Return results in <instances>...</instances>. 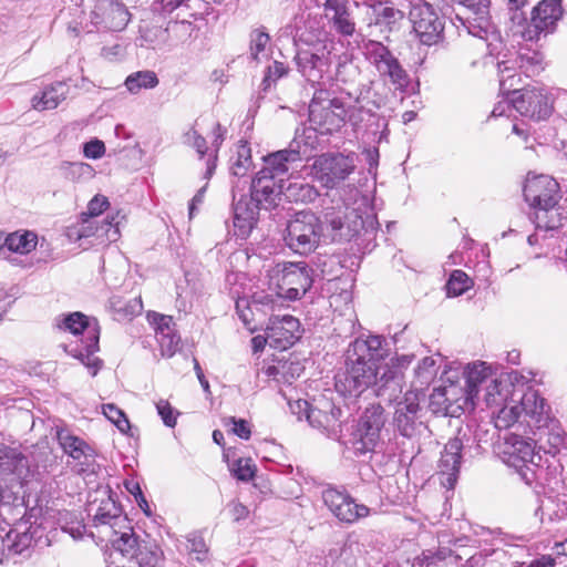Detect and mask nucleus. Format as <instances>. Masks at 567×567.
Returning a JSON list of instances; mask_svg holds the SVG:
<instances>
[{"instance_id":"f257e3e1","label":"nucleus","mask_w":567,"mask_h":567,"mask_svg":"<svg viewBox=\"0 0 567 567\" xmlns=\"http://www.w3.org/2000/svg\"><path fill=\"white\" fill-rule=\"evenodd\" d=\"M381 336L357 338L346 351L344 370L336 377V389L342 395L358 396L370 386L377 396L391 403L402 392L401 379L389 364Z\"/></svg>"},{"instance_id":"f03ea898","label":"nucleus","mask_w":567,"mask_h":567,"mask_svg":"<svg viewBox=\"0 0 567 567\" xmlns=\"http://www.w3.org/2000/svg\"><path fill=\"white\" fill-rule=\"evenodd\" d=\"M312 270L306 262H282L267 270V286L277 297L300 299L312 285Z\"/></svg>"},{"instance_id":"7ed1b4c3","label":"nucleus","mask_w":567,"mask_h":567,"mask_svg":"<svg viewBox=\"0 0 567 567\" xmlns=\"http://www.w3.org/2000/svg\"><path fill=\"white\" fill-rule=\"evenodd\" d=\"M323 224L311 210L297 212L286 225L284 240L296 254L309 255L320 245Z\"/></svg>"},{"instance_id":"20e7f679","label":"nucleus","mask_w":567,"mask_h":567,"mask_svg":"<svg viewBox=\"0 0 567 567\" xmlns=\"http://www.w3.org/2000/svg\"><path fill=\"white\" fill-rule=\"evenodd\" d=\"M355 153L328 152L315 157L310 175L322 187L334 189L343 183L357 168Z\"/></svg>"},{"instance_id":"39448f33","label":"nucleus","mask_w":567,"mask_h":567,"mask_svg":"<svg viewBox=\"0 0 567 567\" xmlns=\"http://www.w3.org/2000/svg\"><path fill=\"white\" fill-rule=\"evenodd\" d=\"M65 330L73 334L83 333L85 339L82 340L80 349L75 350L74 358L79 359L95 377L102 365V361L95 357L99 351L100 327L95 319H89L81 312H73L63 320Z\"/></svg>"},{"instance_id":"423d86ee","label":"nucleus","mask_w":567,"mask_h":567,"mask_svg":"<svg viewBox=\"0 0 567 567\" xmlns=\"http://www.w3.org/2000/svg\"><path fill=\"white\" fill-rule=\"evenodd\" d=\"M299 419L305 416L312 427L321 430L328 436L338 439L342 431L343 411L329 399H320L316 404L298 400L290 405Z\"/></svg>"},{"instance_id":"0eeeda50","label":"nucleus","mask_w":567,"mask_h":567,"mask_svg":"<svg viewBox=\"0 0 567 567\" xmlns=\"http://www.w3.org/2000/svg\"><path fill=\"white\" fill-rule=\"evenodd\" d=\"M498 454L505 464L518 472L523 481L527 484L533 482L534 471L532 466L538 465L540 455L536 452L532 440L517 434H509L498 445Z\"/></svg>"},{"instance_id":"6e6552de","label":"nucleus","mask_w":567,"mask_h":567,"mask_svg":"<svg viewBox=\"0 0 567 567\" xmlns=\"http://www.w3.org/2000/svg\"><path fill=\"white\" fill-rule=\"evenodd\" d=\"M347 110L343 102L327 90H317L309 104V122L316 131L331 134L344 123Z\"/></svg>"},{"instance_id":"1a4fd4ad","label":"nucleus","mask_w":567,"mask_h":567,"mask_svg":"<svg viewBox=\"0 0 567 567\" xmlns=\"http://www.w3.org/2000/svg\"><path fill=\"white\" fill-rule=\"evenodd\" d=\"M561 0H540L530 10L529 19L522 31L525 41L537 42L556 32L564 18Z\"/></svg>"},{"instance_id":"9d476101","label":"nucleus","mask_w":567,"mask_h":567,"mask_svg":"<svg viewBox=\"0 0 567 567\" xmlns=\"http://www.w3.org/2000/svg\"><path fill=\"white\" fill-rule=\"evenodd\" d=\"M331 41H318L300 49L295 58L299 72L312 84H319L324 79L331 80Z\"/></svg>"},{"instance_id":"9b49d317","label":"nucleus","mask_w":567,"mask_h":567,"mask_svg":"<svg viewBox=\"0 0 567 567\" xmlns=\"http://www.w3.org/2000/svg\"><path fill=\"white\" fill-rule=\"evenodd\" d=\"M399 394L392 401L395 402L392 425L400 435L413 439L425 429L420 406L421 391L415 389L406 391L402 396Z\"/></svg>"},{"instance_id":"f8f14e48","label":"nucleus","mask_w":567,"mask_h":567,"mask_svg":"<svg viewBox=\"0 0 567 567\" xmlns=\"http://www.w3.org/2000/svg\"><path fill=\"white\" fill-rule=\"evenodd\" d=\"M56 440L63 452L71 458L68 464L84 477L96 474V452L83 439L65 427L56 426Z\"/></svg>"},{"instance_id":"ddd939ff","label":"nucleus","mask_w":567,"mask_h":567,"mask_svg":"<svg viewBox=\"0 0 567 567\" xmlns=\"http://www.w3.org/2000/svg\"><path fill=\"white\" fill-rule=\"evenodd\" d=\"M385 424L384 409L371 404L360 416L350 439L355 453L365 454L374 451L380 442L381 430Z\"/></svg>"},{"instance_id":"4468645a","label":"nucleus","mask_w":567,"mask_h":567,"mask_svg":"<svg viewBox=\"0 0 567 567\" xmlns=\"http://www.w3.org/2000/svg\"><path fill=\"white\" fill-rule=\"evenodd\" d=\"M513 97L512 106L523 116L540 121L547 118L553 111L554 104L560 106L567 102V91H558L555 101L550 100L546 89L533 86L517 92Z\"/></svg>"},{"instance_id":"2eb2a0df","label":"nucleus","mask_w":567,"mask_h":567,"mask_svg":"<svg viewBox=\"0 0 567 567\" xmlns=\"http://www.w3.org/2000/svg\"><path fill=\"white\" fill-rule=\"evenodd\" d=\"M362 49L368 61L381 76L389 78L395 89L404 90L408 86L409 75L388 47L380 41L363 40Z\"/></svg>"},{"instance_id":"dca6fc26","label":"nucleus","mask_w":567,"mask_h":567,"mask_svg":"<svg viewBox=\"0 0 567 567\" xmlns=\"http://www.w3.org/2000/svg\"><path fill=\"white\" fill-rule=\"evenodd\" d=\"M409 19L420 42L433 45L443 39L444 21L424 0H411Z\"/></svg>"},{"instance_id":"f3484780","label":"nucleus","mask_w":567,"mask_h":567,"mask_svg":"<svg viewBox=\"0 0 567 567\" xmlns=\"http://www.w3.org/2000/svg\"><path fill=\"white\" fill-rule=\"evenodd\" d=\"M130 20L127 8L117 0H99L90 13V22L97 31H122Z\"/></svg>"},{"instance_id":"a211bd4d","label":"nucleus","mask_w":567,"mask_h":567,"mask_svg":"<svg viewBox=\"0 0 567 567\" xmlns=\"http://www.w3.org/2000/svg\"><path fill=\"white\" fill-rule=\"evenodd\" d=\"M31 476L28 458L17 449L0 451V488L22 486Z\"/></svg>"},{"instance_id":"6ab92c4d","label":"nucleus","mask_w":567,"mask_h":567,"mask_svg":"<svg viewBox=\"0 0 567 567\" xmlns=\"http://www.w3.org/2000/svg\"><path fill=\"white\" fill-rule=\"evenodd\" d=\"M322 501L332 515L343 523L352 524L370 513L369 507L357 504L348 493L332 487L322 492Z\"/></svg>"},{"instance_id":"aec40b11","label":"nucleus","mask_w":567,"mask_h":567,"mask_svg":"<svg viewBox=\"0 0 567 567\" xmlns=\"http://www.w3.org/2000/svg\"><path fill=\"white\" fill-rule=\"evenodd\" d=\"M523 193L530 207L555 205L560 198L559 184L551 176L543 174L533 176L528 174Z\"/></svg>"},{"instance_id":"412c9836","label":"nucleus","mask_w":567,"mask_h":567,"mask_svg":"<svg viewBox=\"0 0 567 567\" xmlns=\"http://www.w3.org/2000/svg\"><path fill=\"white\" fill-rule=\"evenodd\" d=\"M300 338V322L297 318L271 316L266 329L267 343L278 350H286Z\"/></svg>"},{"instance_id":"4be33fe9","label":"nucleus","mask_w":567,"mask_h":567,"mask_svg":"<svg viewBox=\"0 0 567 567\" xmlns=\"http://www.w3.org/2000/svg\"><path fill=\"white\" fill-rule=\"evenodd\" d=\"M214 138L212 141V152L208 153L206 138L199 134L195 126H192L184 135L183 142L187 146L193 147L200 158L208 154L205 177L210 178L216 169L217 154L225 140L226 130L219 123L214 124Z\"/></svg>"},{"instance_id":"5701e85b","label":"nucleus","mask_w":567,"mask_h":567,"mask_svg":"<svg viewBox=\"0 0 567 567\" xmlns=\"http://www.w3.org/2000/svg\"><path fill=\"white\" fill-rule=\"evenodd\" d=\"M322 12L329 28L337 34L344 38L354 35L357 24L349 0H324Z\"/></svg>"},{"instance_id":"b1692460","label":"nucleus","mask_w":567,"mask_h":567,"mask_svg":"<svg viewBox=\"0 0 567 567\" xmlns=\"http://www.w3.org/2000/svg\"><path fill=\"white\" fill-rule=\"evenodd\" d=\"M348 206L342 208H327L323 217L324 221L330 227L331 240H349L354 235H357L363 226V221L361 217L354 212V209L349 214Z\"/></svg>"},{"instance_id":"393cba45","label":"nucleus","mask_w":567,"mask_h":567,"mask_svg":"<svg viewBox=\"0 0 567 567\" xmlns=\"http://www.w3.org/2000/svg\"><path fill=\"white\" fill-rule=\"evenodd\" d=\"M522 423L529 427L542 429L549 420V406L544 398L533 389H528L518 400Z\"/></svg>"},{"instance_id":"a878e982","label":"nucleus","mask_w":567,"mask_h":567,"mask_svg":"<svg viewBox=\"0 0 567 567\" xmlns=\"http://www.w3.org/2000/svg\"><path fill=\"white\" fill-rule=\"evenodd\" d=\"M251 195L254 199L262 208L268 209L276 205V199L284 194L285 178H274L271 175L262 174L260 171L251 181Z\"/></svg>"},{"instance_id":"bb28decb","label":"nucleus","mask_w":567,"mask_h":567,"mask_svg":"<svg viewBox=\"0 0 567 567\" xmlns=\"http://www.w3.org/2000/svg\"><path fill=\"white\" fill-rule=\"evenodd\" d=\"M462 449L461 439L454 437L445 444L442 452L439 462V476L441 484L447 488H453L457 481Z\"/></svg>"},{"instance_id":"cd10ccee","label":"nucleus","mask_w":567,"mask_h":567,"mask_svg":"<svg viewBox=\"0 0 567 567\" xmlns=\"http://www.w3.org/2000/svg\"><path fill=\"white\" fill-rule=\"evenodd\" d=\"M233 199L236 235L241 238H247L256 226L259 210L262 207L247 196H241L240 199L236 200L235 193L233 194Z\"/></svg>"},{"instance_id":"c85d7f7f","label":"nucleus","mask_w":567,"mask_h":567,"mask_svg":"<svg viewBox=\"0 0 567 567\" xmlns=\"http://www.w3.org/2000/svg\"><path fill=\"white\" fill-rule=\"evenodd\" d=\"M465 377L466 394L463 401L468 406H474L475 401L478 399L481 386L485 385L492 378V368L483 361L468 363L463 371Z\"/></svg>"},{"instance_id":"c756f323","label":"nucleus","mask_w":567,"mask_h":567,"mask_svg":"<svg viewBox=\"0 0 567 567\" xmlns=\"http://www.w3.org/2000/svg\"><path fill=\"white\" fill-rule=\"evenodd\" d=\"M156 339L163 357L171 358L181 346V337L175 330V323L171 316L156 315Z\"/></svg>"},{"instance_id":"7c9ffc66","label":"nucleus","mask_w":567,"mask_h":567,"mask_svg":"<svg viewBox=\"0 0 567 567\" xmlns=\"http://www.w3.org/2000/svg\"><path fill=\"white\" fill-rule=\"evenodd\" d=\"M128 522L121 507L111 497L101 502L93 516L94 526L109 527L112 534L118 528H128Z\"/></svg>"},{"instance_id":"2f4dec72","label":"nucleus","mask_w":567,"mask_h":567,"mask_svg":"<svg viewBox=\"0 0 567 567\" xmlns=\"http://www.w3.org/2000/svg\"><path fill=\"white\" fill-rule=\"evenodd\" d=\"M117 217L118 214L111 218L107 217L102 225H99V223L91 217L83 219L76 231L78 239L97 237L105 238L109 241H115L120 236Z\"/></svg>"},{"instance_id":"473e14b6","label":"nucleus","mask_w":567,"mask_h":567,"mask_svg":"<svg viewBox=\"0 0 567 567\" xmlns=\"http://www.w3.org/2000/svg\"><path fill=\"white\" fill-rule=\"evenodd\" d=\"M69 85L65 82H54L47 85L31 99V107L35 111H51L56 109L68 96Z\"/></svg>"},{"instance_id":"72a5a7b5","label":"nucleus","mask_w":567,"mask_h":567,"mask_svg":"<svg viewBox=\"0 0 567 567\" xmlns=\"http://www.w3.org/2000/svg\"><path fill=\"white\" fill-rule=\"evenodd\" d=\"M284 297H277V295L268 288V291H256L251 296V301L247 302L246 300H238L236 302V309L239 315V318L243 320L245 326L250 324V318L246 311L241 310V305L246 303L247 308L260 310L265 313L268 311H275L276 308L282 305Z\"/></svg>"},{"instance_id":"f704fd0d","label":"nucleus","mask_w":567,"mask_h":567,"mask_svg":"<svg viewBox=\"0 0 567 567\" xmlns=\"http://www.w3.org/2000/svg\"><path fill=\"white\" fill-rule=\"evenodd\" d=\"M300 153L295 150H281L269 154L264 158L265 166L260 169L262 174L271 175L274 178H284L288 171L289 164L298 162Z\"/></svg>"},{"instance_id":"c9c22d12","label":"nucleus","mask_w":567,"mask_h":567,"mask_svg":"<svg viewBox=\"0 0 567 567\" xmlns=\"http://www.w3.org/2000/svg\"><path fill=\"white\" fill-rule=\"evenodd\" d=\"M29 529L27 523L21 522L7 533L3 540L7 558L22 554L31 546L33 535Z\"/></svg>"},{"instance_id":"e433bc0d","label":"nucleus","mask_w":567,"mask_h":567,"mask_svg":"<svg viewBox=\"0 0 567 567\" xmlns=\"http://www.w3.org/2000/svg\"><path fill=\"white\" fill-rule=\"evenodd\" d=\"M533 209L532 220L537 230H554L561 225L563 213L558 204L548 206H535Z\"/></svg>"},{"instance_id":"4c0bfd02","label":"nucleus","mask_w":567,"mask_h":567,"mask_svg":"<svg viewBox=\"0 0 567 567\" xmlns=\"http://www.w3.org/2000/svg\"><path fill=\"white\" fill-rule=\"evenodd\" d=\"M111 539L113 548L122 554V556L133 559L143 542L135 536L132 526L128 528H118Z\"/></svg>"},{"instance_id":"58836bf2","label":"nucleus","mask_w":567,"mask_h":567,"mask_svg":"<svg viewBox=\"0 0 567 567\" xmlns=\"http://www.w3.org/2000/svg\"><path fill=\"white\" fill-rule=\"evenodd\" d=\"M271 53L270 35L264 27L254 29L249 35V54L256 62L267 60Z\"/></svg>"},{"instance_id":"ea45409f","label":"nucleus","mask_w":567,"mask_h":567,"mask_svg":"<svg viewBox=\"0 0 567 567\" xmlns=\"http://www.w3.org/2000/svg\"><path fill=\"white\" fill-rule=\"evenodd\" d=\"M284 195L291 202L312 203L318 198L319 192L313 185L296 179L288 183L285 181Z\"/></svg>"},{"instance_id":"a19ab883","label":"nucleus","mask_w":567,"mask_h":567,"mask_svg":"<svg viewBox=\"0 0 567 567\" xmlns=\"http://www.w3.org/2000/svg\"><path fill=\"white\" fill-rule=\"evenodd\" d=\"M38 244V236L33 231H13L7 234V248L9 251L27 255L35 249Z\"/></svg>"},{"instance_id":"79ce46f5","label":"nucleus","mask_w":567,"mask_h":567,"mask_svg":"<svg viewBox=\"0 0 567 567\" xmlns=\"http://www.w3.org/2000/svg\"><path fill=\"white\" fill-rule=\"evenodd\" d=\"M449 392H443L442 388L434 389L430 395V408L433 413H441L443 415L455 416L468 408L467 404L457 403L454 408V403H449Z\"/></svg>"},{"instance_id":"37998d69","label":"nucleus","mask_w":567,"mask_h":567,"mask_svg":"<svg viewBox=\"0 0 567 567\" xmlns=\"http://www.w3.org/2000/svg\"><path fill=\"white\" fill-rule=\"evenodd\" d=\"M520 419L518 401L512 396L509 400H505L504 405L494 416L495 427L506 430L519 422Z\"/></svg>"},{"instance_id":"c03bdc74","label":"nucleus","mask_w":567,"mask_h":567,"mask_svg":"<svg viewBox=\"0 0 567 567\" xmlns=\"http://www.w3.org/2000/svg\"><path fill=\"white\" fill-rule=\"evenodd\" d=\"M251 166V150L246 142H240L237 146L236 156L231 157L230 172L234 176L245 177Z\"/></svg>"},{"instance_id":"a18cd8bd","label":"nucleus","mask_w":567,"mask_h":567,"mask_svg":"<svg viewBox=\"0 0 567 567\" xmlns=\"http://www.w3.org/2000/svg\"><path fill=\"white\" fill-rule=\"evenodd\" d=\"M163 558L161 548L150 542H143L133 559L140 567H157Z\"/></svg>"},{"instance_id":"49530a36","label":"nucleus","mask_w":567,"mask_h":567,"mask_svg":"<svg viewBox=\"0 0 567 567\" xmlns=\"http://www.w3.org/2000/svg\"><path fill=\"white\" fill-rule=\"evenodd\" d=\"M158 84V79L153 71H138L130 74L125 80L126 89L133 93H138L142 89H153Z\"/></svg>"},{"instance_id":"de8ad7c7","label":"nucleus","mask_w":567,"mask_h":567,"mask_svg":"<svg viewBox=\"0 0 567 567\" xmlns=\"http://www.w3.org/2000/svg\"><path fill=\"white\" fill-rule=\"evenodd\" d=\"M437 362L433 357L423 358L414 369L415 383L421 388L429 385L436 377Z\"/></svg>"},{"instance_id":"09e8293b","label":"nucleus","mask_w":567,"mask_h":567,"mask_svg":"<svg viewBox=\"0 0 567 567\" xmlns=\"http://www.w3.org/2000/svg\"><path fill=\"white\" fill-rule=\"evenodd\" d=\"M442 379L450 382L449 385L442 386L443 392H449V403H454V408L457 403L464 404L463 396L466 394V389L457 388L454 382L458 379V370L450 368L449 370H444L442 373Z\"/></svg>"},{"instance_id":"8fccbe9b","label":"nucleus","mask_w":567,"mask_h":567,"mask_svg":"<svg viewBox=\"0 0 567 567\" xmlns=\"http://www.w3.org/2000/svg\"><path fill=\"white\" fill-rule=\"evenodd\" d=\"M450 296H460L470 288V278L462 270H454L446 285Z\"/></svg>"},{"instance_id":"3c124183","label":"nucleus","mask_w":567,"mask_h":567,"mask_svg":"<svg viewBox=\"0 0 567 567\" xmlns=\"http://www.w3.org/2000/svg\"><path fill=\"white\" fill-rule=\"evenodd\" d=\"M103 413L122 433H127L131 429L130 422L124 412L114 404L103 405Z\"/></svg>"},{"instance_id":"603ef678","label":"nucleus","mask_w":567,"mask_h":567,"mask_svg":"<svg viewBox=\"0 0 567 567\" xmlns=\"http://www.w3.org/2000/svg\"><path fill=\"white\" fill-rule=\"evenodd\" d=\"M187 549L190 555H195V559L198 561H205L208 556V547L204 540V538L196 534H189L187 536Z\"/></svg>"},{"instance_id":"864d4df0","label":"nucleus","mask_w":567,"mask_h":567,"mask_svg":"<svg viewBox=\"0 0 567 567\" xmlns=\"http://www.w3.org/2000/svg\"><path fill=\"white\" fill-rule=\"evenodd\" d=\"M275 369L285 382L292 383L302 374L305 367L299 361H285Z\"/></svg>"},{"instance_id":"5fc2aeb1","label":"nucleus","mask_w":567,"mask_h":567,"mask_svg":"<svg viewBox=\"0 0 567 567\" xmlns=\"http://www.w3.org/2000/svg\"><path fill=\"white\" fill-rule=\"evenodd\" d=\"M404 18V12L393 7L382 8L375 19V24H385L392 30Z\"/></svg>"},{"instance_id":"6e6d98bb","label":"nucleus","mask_w":567,"mask_h":567,"mask_svg":"<svg viewBox=\"0 0 567 567\" xmlns=\"http://www.w3.org/2000/svg\"><path fill=\"white\" fill-rule=\"evenodd\" d=\"M497 69L499 73V85L503 90H505L506 82L508 80H513L515 78V71L519 69V61L516 56L511 60H503L497 63Z\"/></svg>"},{"instance_id":"4d7b16f0","label":"nucleus","mask_w":567,"mask_h":567,"mask_svg":"<svg viewBox=\"0 0 567 567\" xmlns=\"http://www.w3.org/2000/svg\"><path fill=\"white\" fill-rule=\"evenodd\" d=\"M288 69L284 63L274 61L271 65L268 66L267 72L262 79L261 86L264 91H267L272 83L287 74Z\"/></svg>"},{"instance_id":"13d9d810","label":"nucleus","mask_w":567,"mask_h":567,"mask_svg":"<svg viewBox=\"0 0 567 567\" xmlns=\"http://www.w3.org/2000/svg\"><path fill=\"white\" fill-rule=\"evenodd\" d=\"M499 385L501 383L493 377L485 384L484 401L488 406L498 405L504 400Z\"/></svg>"},{"instance_id":"bf43d9fd","label":"nucleus","mask_w":567,"mask_h":567,"mask_svg":"<svg viewBox=\"0 0 567 567\" xmlns=\"http://www.w3.org/2000/svg\"><path fill=\"white\" fill-rule=\"evenodd\" d=\"M234 475L243 482L250 481L255 475V465L250 458H239L234 468Z\"/></svg>"},{"instance_id":"052dcab7","label":"nucleus","mask_w":567,"mask_h":567,"mask_svg":"<svg viewBox=\"0 0 567 567\" xmlns=\"http://www.w3.org/2000/svg\"><path fill=\"white\" fill-rule=\"evenodd\" d=\"M517 58L519 61V69L524 70L525 73H535L540 69L542 56L537 52L517 54Z\"/></svg>"},{"instance_id":"680f3d73","label":"nucleus","mask_w":567,"mask_h":567,"mask_svg":"<svg viewBox=\"0 0 567 567\" xmlns=\"http://www.w3.org/2000/svg\"><path fill=\"white\" fill-rule=\"evenodd\" d=\"M156 410L166 426L174 427L176 425L178 412L172 408L168 401L159 400L156 403Z\"/></svg>"},{"instance_id":"e2e57ef3","label":"nucleus","mask_w":567,"mask_h":567,"mask_svg":"<svg viewBox=\"0 0 567 567\" xmlns=\"http://www.w3.org/2000/svg\"><path fill=\"white\" fill-rule=\"evenodd\" d=\"M452 555V550L446 547H440L435 551L433 550H425L422 553V565H425V567H430L432 565H436L440 561L445 560Z\"/></svg>"},{"instance_id":"0e129e2a","label":"nucleus","mask_w":567,"mask_h":567,"mask_svg":"<svg viewBox=\"0 0 567 567\" xmlns=\"http://www.w3.org/2000/svg\"><path fill=\"white\" fill-rule=\"evenodd\" d=\"M357 73V68L351 62L340 61L337 65L334 79L337 81L347 83L352 81Z\"/></svg>"},{"instance_id":"69168bd1","label":"nucleus","mask_w":567,"mask_h":567,"mask_svg":"<svg viewBox=\"0 0 567 567\" xmlns=\"http://www.w3.org/2000/svg\"><path fill=\"white\" fill-rule=\"evenodd\" d=\"M231 424L230 431L243 440H248L250 437L251 431L249 423L243 419L230 417L227 422V425Z\"/></svg>"},{"instance_id":"338daca9","label":"nucleus","mask_w":567,"mask_h":567,"mask_svg":"<svg viewBox=\"0 0 567 567\" xmlns=\"http://www.w3.org/2000/svg\"><path fill=\"white\" fill-rule=\"evenodd\" d=\"M109 205V199L105 196L96 195L89 202L87 214L91 218H94L101 215Z\"/></svg>"},{"instance_id":"774afa93","label":"nucleus","mask_w":567,"mask_h":567,"mask_svg":"<svg viewBox=\"0 0 567 567\" xmlns=\"http://www.w3.org/2000/svg\"><path fill=\"white\" fill-rule=\"evenodd\" d=\"M83 152L85 157L97 159L104 155L105 145L100 140H93L84 144Z\"/></svg>"}]
</instances>
